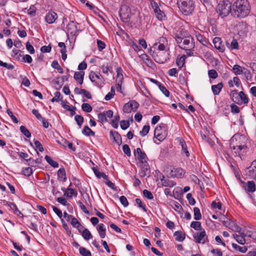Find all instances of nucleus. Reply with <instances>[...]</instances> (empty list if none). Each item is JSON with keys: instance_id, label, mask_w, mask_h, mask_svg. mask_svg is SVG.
Segmentation results:
<instances>
[{"instance_id": "nucleus-1", "label": "nucleus", "mask_w": 256, "mask_h": 256, "mask_svg": "<svg viewBox=\"0 0 256 256\" xmlns=\"http://www.w3.org/2000/svg\"><path fill=\"white\" fill-rule=\"evenodd\" d=\"M250 12V6L248 0H237L232 6V15L234 17L245 18Z\"/></svg>"}, {"instance_id": "nucleus-2", "label": "nucleus", "mask_w": 256, "mask_h": 256, "mask_svg": "<svg viewBox=\"0 0 256 256\" xmlns=\"http://www.w3.org/2000/svg\"><path fill=\"white\" fill-rule=\"evenodd\" d=\"M247 138L244 135L234 134L231 139L230 148L236 154L240 155L246 152Z\"/></svg>"}, {"instance_id": "nucleus-3", "label": "nucleus", "mask_w": 256, "mask_h": 256, "mask_svg": "<svg viewBox=\"0 0 256 256\" xmlns=\"http://www.w3.org/2000/svg\"><path fill=\"white\" fill-rule=\"evenodd\" d=\"M175 39L178 46L182 49L188 50L187 54L190 55V50L194 46V38L190 36L183 37L176 34Z\"/></svg>"}, {"instance_id": "nucleus-4", "label": "nucleus", "mask_w": 256, "mask_h": 256, "mask_svg": "<svg viewBox=\"0 0 256 256\" xmlns=\"http://www.w3.org/2000/svg\"><path fill=\"white\" fill-rule=\"evenodd\" d=\"M195 0H177L180 10L185 15L191 14L194 9Z\"/></svg>"}, {"instance_id": "nucleus-5", "label": "nucleus", "mask_w": 256, "mask_h": 256, "mask_svg": "<svg viewBox=\"0 0 256 256\" xmlns=\"http://www.w3.org/2000/svg\"><path fill=\"white\" fill-rule=\"evenodd\" d=\"M232 6L231 3L229 1H224L218 4L217 12L222 18H224L228 16L230 12L232 14Z\"/></svg>"}, {"instance_id": "nucleus-6", "label": "nucleus", "mask_w": 256, "mask_h": 256, "mask_svg": "<svg viewBox=\"0 0 256 256\" xmlns=\"http://www.w3.org/2000/svg\"><path fill=\"white\" fill-rule=\"evenodd\" d=\"M89 78L91 82L99 88L102 87L104 84V78L99 72H91Z\"/></svg>"}, {"instance_id": "nucleus-7", "label": "nucleus", "mask_w": 256, "mask_h": 256, "mask_svg": "<svg viewBox=\"0 0 256 256\" xmlns=\"http://www.w3.org/2000/svg\"><path fill=\"white\" fill-rule=\"evenodd\" d=\"M152 57L157 62L164 64L169 59V53L167 50L154 52Z\"/></svg>"}, {"instance_id": "nucleus-8", "label": "nucleus", "mask_w": 256, "mask_h": 256, "mask_svg": "<svg viewBox=\"0 0 256 256\" xmlns=\"http://www.w3.org/2000/svg\"><path fill=\"white\" fill-rule=\"evenodd\" d=\"M167 135V128L164 124H161L154 130V137L162 142L165 139Z\"/></svg>"}, {"instance_id": "nucleus-9", "label": "nucleus", "mask_w": 256, "mask_h": 256, "mask_svg": "<svg viewBox=\"0 0 256 256\" xmlns=\"http://www.w3.org/2000/svg\"><path fill=\"white\" fill-rule=\"evenodd\" d=\"M120 16L122 20L125 23L128 24L131 22L132 16L128 7L126 6H122L120 10Z\"/></svg>"}, {"instance_id": "nucleus-10", "label": "nucleus", "mask_w": 256, "mask_h": 256, "mask_svg": "<svg viewBox=\"0 0 256 256\" xmlns=\"http://www.w3.org/2000/svg\"><path fill=\"white\" fill-rule=\"evenodd\" d=\"M134 156L137 166L141 168L142 172L144 168V153L138 148L134 150Z\"/></svg>"}, {"instance_id": "nucleus-11", "label": "nucleus", "mask_w": 256, "mask_h": 256, "mask_svg": "<svg viewBox=\"0 0 256 256\" xmlns=\"http://www.w3.org/2000/svg\"><path fill=\"white\" fill-rule=\"evenodd\" d=\"M195 242L198 244H204L208 242L206 231L203 229L200 232H196L193 235Z\"/></svg>"}, {"instance_id": "nucleus-12", "label": "nucleus", "mask_w": 256, "mask_h": 256, "mask_svg": "<svg viewBox=\"0 0 256 256\" xmlns=\"http://www.w3.org/2000/svg\"><path fill=\"white\" fill-rule=\"evenodd\" d=\"M139 106V104L134 100H130L123 106V111L125 113H130L132 111L135 112Z\"/></svg>"}, {"instance_id": "nucleus-13", "label": "nucleus", "mask_w": 256, "mask_h": 256, "mask_svg": "<svg viewBox=\"0 0 256 256\" xmlns=\"http://www.w3.org/2000/svg\"><path fill=\"white\" fill-rule=\"evenodd\" d=\"M66 34L68 37L70 35L72 36L77 35V32L78 31L76 24L74 21H70L67 25L66 28Z\"/></svg>"}, {"instance_id": "nucleus-14", "label": "nucleus", "mask_w": 256, "mask_h": 256, "mask_svg": "<svg viewBox=\"0 0 256 256\" xmlns=\"http://www.w3.org/2000/svg\"><path fill=\"white\" fill-rule=\"evenodd\" d=\"M140 46L136 44H134L132 45V48L138 52L140 58L143 60L144 58V54L142 52V48H144V39H140L139 40Z\"/></svg>"}, {"instance_id": "nucleus-15", "label": "nucleus", "mask_w": 256, "mask_h": 256, "mask_svg": "<svg viewBox=\"0 0 256 256\" xmlns=\"http://www.w3.org/2000/svg\"><path fill=\"white\" fill-rule=\"evenodd\" d=\"M58 16L56 12L53 11L48 12L45 16L46 22L49 24H52L55 22L58 19Z\"/></svg>"}, {"instance_id": "nucleus-16", "label": "nucleus", "mask_w": 256, "mask_h": 256, "mask_svg": "<svg viewBox=\"0 0 256 256\" xmlns=\"http://www.w3.org/2000/svg\"><path fill=\"white\" fill-rule=\"evenodd\" d=\"M159 178L161 181L162 184L164 186L172 188L175 185H176V182L170 180L168 178H165L164 176L162 174H160V176H159Z\"/></svg>"}, {"instance_id": "nucleus-17", "label": "nucleus", "mask_w": 256, "mask_h": 256, "mask_svg": "<svg viewBox=\"0 0 256 256\" xmlns=\"http://www.w3.org/2000/svg\"><path fill=\"white\" fill-rule=\"evenodd\" d=\"M84 71L76 72L74 74V78L78 84L82 85L84 82Z\"/></svg>"}, {"instance_id": "nucleus-18", "label": "nucleus", "mask_w": 256, "mask_h": 256, "mask_svg": "<svg viewBox=\"0 0 256 256\" xmlns=\"http://www.w3.org/2000/svg\"><path fill=\"white\" fill-rule=\"evenodd\" d=\"M100 68L102 73L106 74L107 76L109 75V72H112V66L108 62L104 63L100 66Z\"/></svg>"}, {"instance_id": "nucleus-19", "label": "nucleus", "mask_w": 256, "mask_h": 256, "mask_svg": "<svg viewBox=\"0 0 256 256\" xmlns=\"http://www.w3.org/2000/svg\"><path fill=\"white\" fill-rule=\"evenodd\" d=\"M110 136L118 145L122 144V140L120 135L116 131H111Z\"/></svg>"}, {"instance_id": "nucleus-20", "label": "nucleus", "mask_w": 256, "mask_h": 256, "mask_svg": "<svg viewBox=\"0 0 256 256\" xmlns=\"http://www.w3.org/2000/svg\"><path fill=\"white\" fill-rule=\"evenodd\" d=\"M179 144L182 147L181 154L184 155L185 154L186 157L190 156V153L188 150V146L184 140L180 138L179 140Z\"/></svg>"}, {"instance_id": "nucleus-21", "label": "nucleus", "mask_w": 256, "mask_h": 256, "mask_svg": "<svg viewBox=\"0 0 256 256\" xmlns=\"http://www.w3.org/2000/svg\"><path fill=\"white\" fill-rule=\"evenodd\" d=\"M171 175L172 176L181 178L184 174V170L182 168H174L171 170Z\"/></svg>"}, {"instance_id": "nucleus-22", "label": "nucleus", "mask_w": 256, "mask_h": 256, "mask_svg": "<svg viewBox=\"0 0 256 256\" xmlns=\"http://www.w3.org/2000/svg\"><path fill=\"white\" fill-rule=\"evenodd\" d=\"M213 43L214 47L220 52H222L224 50V46L221 44V40L220 38L216 37L213 40Z\"/></svg>"}, {"instance_id": "nucleus-23", "label": "nucleus", "mask_w": 256, "mask_h": 256, "mask_svg": "<svg viewBox=\"0 0 256 256\" xmlns=\"http://www.w3.org/2000/svg\"><path fill=\"white\" fill-rule=\"evenodd\" d=\"M96 230L98 232L100 236L102 238H104L106 235V228L104 225L103 224H98L96 226Z\"/></svg>"}, {"instance_id": "nucleus-24", "label": "nucleus", "mask_w": 256, "mask_h": 256, "mask_svg": "<svg viewBox=\"0 0 256 256\" xmlns=\"http://www.w3.org/2000/svg\"><path fill=\"white\" fill-rule=\"evenodd\" d=\"M244 187L247 192H252L256 190L255 184L253 181H248L246 186L244 185Z\"/></svg>"}, {"instance_id": "nucleus-25", "label": "nucleus", "mask_w": 256, "mask_h": 256, "mask_svg": "<svg viewBox=\"0 0 256 256\" xmlns=\"http://www.w3.org/2000/svg\"><path fill=\"white\" fill-rule=\"evenodd\" d=\"M223 84L222 82H220L217 84L212 85V90L214 95H218L221 92Z\"/></svg>"}, {"instance_id": "nucleus-26", "label": "nucleus", "mask_w": 256, "mask_h": 256, "mask_svg": "<svg viewBox=\"0 0 256 256\" xmlns=\"http://www.w3.org/2000/svg\"><path fill=\"white\" fill-rule=\"evenodd\" d=\"M72 186V184L70 182L69 186L66 188V190H68L67 194H65V196L67 198H72V196L76 197L78 195L77 191L70 188Z\"/></svg>"}, {"instance_id": "nucleus-27", "label": "nucleus", "mask_w": 256, "mask_h": 256, "mask_svg": "<svg viewBox=\"0 0 256 256\" xmlns=\"http://www.w3.org/2000/svg\"><path fill=\"white\" fill-rule=\"evenodd\" d=\"M58 178L59 180L65 182L66 178V171L64 168H60L58 171Z\"/></svg>"}, {"instance_id": "nucleus-28", "label": "nucleus", "mask_w": 256, "mask_h": 256, "mask_svg": "<svg viewBox=\"0 0 256 256\" xmlns=\"http://www.w3.org/2000/svg\"><path fill=\"white\" fill-rule=\"evenodd\" d=\"M231 98L232 101L238 104H240V100H239V93L236 90H233L231 92L230 94Z\"/></svg>"}, {"instance_id": "nucleus-29", "label": "nucleus", "mask_w": 256, "mask_h": 256, "mask_svg": "<svg viewBox=\"0 0 256 256\" xmlns=\"http://www.w3.org/2000/svg\"><path fill=\"white\" fill-rule=\"evenodd\" d=\"M186 56L182 55V56H178L176 60V64L180 68H182L185 64Z\"/></svg>"}, {"instance_id": "nucleus-30", "label": "nucleus", "mask_w": 256, "mask_h": 256, "mask_svg": "<svg viewBox=\"0 0 256 256\" xmlns=\"http://www.w3.org/2000/svg\"><path fill=\"white\" fill-rule=\"evenodd\" d=\"M252 169L250 170V176L256 180V160H254L252 164Z\"/></svg>"}, {"instance_id": "nucleus-31", "label": "nucleus", "mask_w": 256, "mask_h": 256, "mask_svg": "<svg viewBox=\"0 0 256 256\" xmlns=\"http://www.w3.org/2000/svg\"><path fill=\"white\" fill-rule=\"evenodd\" d=\"M70 224L73 227L78 228L79 232H81V228H82V226L76 218L74 217L72 218V220L70 221Z\"/></svg>"}, {"instance_id": "nucleus-32", "label": "nucleus", "mask_w": 256, "mask_h": 256, "mask_svg": "<svg viewBox=\"0 0 256 256\" xmlns=\"http://www.w3.org/2000/svg\"><path fill=\"white\" fill-rule=\"evenodd\" d=\"M80 232L82 233V236L86 240H88L92 238L91 232L87 228H84L82 232Z\"/></svg>"}, {"instance_id": "nucleus-33", "label": "nucleus", "mask_w": 256, "mask_h": 256, "mask_svg": "<svg viewBox=\"0 0 256 256\" xmlns=\"http://www.w3.org/2000/svg\"><path fill=\"white\" fill-rule=\"evenodd\" d=\"M174 236H176V240L178 242H182L186 238L185 234L180 231L176 232Z\"/></svg>"}, {"instance_id": "nucleus-34", "label": "nucleus", "mask_w": 256, "mask_h": 256, "mask_svg": "<svg viewBox=\"0 0 256 256\" xmlns=\"http://www.w3.org/2000/svg\"><path fill=\"white\" fill-rule=\"evenodd\" d=\"M122 70L120 67H118L116 68V82H122L123 80V75L122 74Z\"/></svg>"}, {"instance_id": "nucleus-35", "label": "nucleus", "mask_w": 256, "mask_h": 256, "mask_svg": "<svg viewBox=\"0 0 256 256\" xmlns=\"http://www.w3.org/2000/svg\"><path fill=\"white\" fill-rule=\"evenodd\" d=\"M82 133L86 136H94V132L87 126H84Z\"/></svg>"}, {"instance_id": "nucleus-36", "label": "nucleus", "mask_w": 256, "mask_h": 256, "mask_svg": "<svg viewBox=\"0 0 256 256\" xmlns=\"http://www.w3.org/2000/svg\"><path fill=\"white\" fill-rule=\"evenodd\" d=\"M45 160L46 161V162L52 167L54 168H56L58 167V164L56 162L52 160L51 158L48 156H45Z\"/></svg>"}, {"instance_id": "nucleus-37", "label": "nucleus", "mask_w": 256, "mask_h": 256, "mask_svg": "<svg viewBox=\"0 0 256 256\" xmlns=\"http://www.w3.org/2000/svg\"><path fill=\"white\" fill-rule=\"evenodd\" d=\"M234 237L239 244H245L246 240L244 238V236L243 234H242V233H240V235L236 234H234Z\"/></svg>"}, {"instance_id": "nucleus-38", "label": "nucleus", "mask_w": 256, "mask_h": 256, "mask_svg": "<svg viewBox=\"0 0 256 256\" xmlns=\"http://www.w3.org/2000/svg\"><path fill=\"white\" fill-rule=\"evenodd\" d=\"M232 247L235 250H238L242 253L246 252L248 250L246 246L242 247L236 244H232Z\"/></svg>"}, {"instance_id": "nucleus-39", "label": "nucleus", "mask_w": 256, "mask_h": 256, "mask_svg": "<svg viewBox=\"0 0 256 256\" xmlns=\"http://www.w3.org/2000/svg\"><path fill=\"white\" fill-rule=\"evenodd\" d=\"M239 100H240V104L243 102L244 104H248V99L243 92H239Z\"/></svg>"}, {"instance_id": "nucleus-40", "label": "nucleus", "mask_w": 256, "mask_h": 256, "mask_svg": "<svg viewBox=\"0 0 256 256\" xmlns=\"http://www.w3.org/2000/svg\"><path fill=\"white\" fill-rule=\"evenodd\" d=\"M226 46L230 49L231 50L238 49V42L234 39L232 40L230 44L229 43H227Z\"/></svg>"}, {"instance_id": "nucleus-41", "label": "nucleus", "mask_w": 256, "mask_h": 256, "mask_svg": "<svg viewBox=\"0 0 256 256\" xmlns=\"http://www.w3.org/2000/svg\"><path fill=\"white\" fill-rule=\"evenodd\" d=\"M20 132L24 135L26 138H30L31 136V134L30 131L26 128L25 126H22L20 128Z\"/></svg>"}, {"instance_id": "nucleus-42", "label": "nucleus", "mask_w": 256, "mask_h": 256, "mask_svg": "<svg viewBox=\"0 0 256 256\" xmlns=\"http://www.w3.org/2000/svg\"><path fill=\"white\" fill-rule=\"evenodd\" d=\"M79 252L82 256H92L90 252L84 247H80Z\"/></svg>"}, {"instance_id": "nucleus-43", "label": "nucleus", "mask_w": 256, "mask_h": 256, "mask_svg": "<svg viewBox=\"0 0 256 256\" xmlns=\"http://www.w3.org/2000/svg\"><path fill=\"white\" fill-rule=\"evenodd\" d=\"M194 218L196 220H200L202 218V214L200 209L195 207L194 208Z\"/></svg>"}, {"instance_id": "nucleus-44", "label": "nucleus", "mask_w": 256, "mask_h": 256, "mask_svg": "<svg viewBox=\"0 0 256 256\" xmlns=\"http://www.w3.org/2000/svg\"><path fill=\"white\" fill-rule=\"evenodd\" d=\"M190 226L196 230H202L201 224L200 222H192L190 224Z\"/></svg>"}, {"instance_id": "nucleus-45", "label": "nucleus", "mask_w": 256, "mask_h": 256, "mask_svg": "<svg viewBox=\"0 0 256 256\" xmlns=\"http://www.w3.org/2000/svg\"><path fill=\"white\" fill-rule=\"evenodd\" d=\"M115 94V90L113 87L111 88L110 91L106 96L104 100H111Z\"/></svg>"}, {"instance_id": "nucleus-46", "label": "nucleus", "mask_w": 256, "mask_h": 256, "mask_svg": "<svg viewBox=\"0 0 256 256\" xmlns=\"http://www.w3.org/2000/svg\"><path fill=\"white\" fill-rule=\"evenodd\" d=\"M196 39L203 45L205 46L206 44V38L200 33H196Z\"/></svg>"}, {"instance_id": "nucleus-47", "label": "nucleus", "mask_w": 256, "mask_h": 256, "mask_svg": "<svg viewBox=\"0 0 256 256\" xmlns=\"http://www.w3.org/2000/svg\"><path fill=\"white\" fill-rule=\"evenodd\" d=\"M32 168L28 167L23 169L22 170V174L25 176H29L32 174Z\"/></svg>"}, {"instance_id": "nucleus-48", "label": "nucleus", "mask_w": 256, "mask_h": 256, "mask_svg": "<svg viewBox=\"0 0 256 256\" xmlns=\"http://www.w3.org/2000/svg\"><path fill=\"white\" fill-rule=\"evenodd\" d=\"M82 110L86 112H90L92 110V108L89 104L84 103L82 106Z\"/></svg>"}, {"instance_id": "nucleus-49", "label": "nucleus", "mask_w": 256, "mask_h": 256, "mask_svg": "<svg viewBox=\"0 0 256 256\" xmlns=\"http://www.w3.org/2000/svg\"><path fill=\"white\" fill-rule=\"evenodd\" d=\"M74 120L76 121L77 124L80 126L84 122V118L80 115L77 114L74 116Z\"/></svg>"}, {"instance_id": "nucleus-50", "label": "nucleus", "mask_w": 256, "mask_h": 256, "mask_svg": "<svg viewBox=\"0 0 256 256\" xmlns=\"http://www.w3.org/2000/svg\"><path fill=\"white\" fill-rule=\"evenodd\" d=\"M96 43L99 51H102L104 48H105L106 44L104 42L100 40H97Z\"/></svg>"}, {"instance_id": "nucleus-51", "label": "nucleus", "mask_w": 256, "mask_h": 256, "mask_svg": "<svg viewBox=\"0 0 256 256\" xmlns=\"http://www.w3.org/2000/svg\"><path fill=\"white\" fill-rule=\"evenodd\" d=\"M208 74L210 78L216 79L218 76V74L216 70H210L208 72Z\"/></svg>"}, {"instance_id": "nucleus-52", "label": "nucleus", "mask_w": 256, "mask_h": 256, "mask_svg": "<svg viewBox=\"0 0 256 256\" xmlns=\"http://www.w3.org/2000/svg\"><path fill=\"white\" fill-rule=\"evenodd\" d=\"M0 66H3L8 70H13L14 68L12 64L4 62L1 60H0Z\"/></svg>"}, {"instance_id": "nucleus-53", "label": "nucleus", "mask_w": 256, "mask_h": 256, "mask_svg": "<svg viewBox=\"0 0 256 256\" xmlns=\"http://www.w3.org/2000/svg\"><path fill=\"white\" fill-rule=\"evenodd\" d=\"M98 121L100 122H105L108 121L107 118H106L105 114L103 112H100L98 114Z\"/></svg>"}, {"instance_id": "nucleus-54", "label": "nucleus", "mask_w": 256, "mask_h": 256, "mask_svg": "<svg viewBox=\"0 0 256 256\" xmlns=\"http://www.w3.org/2000/svg\"><path fill=\"white\" fill-rule=\"evenodd\" d=\"M228 226L234 231L238 232L240 230V228L232 222H228Z\"/></svg>"}, {"instance_id": "nucleus-55", "label": "nucleus", "mask_w": 256, "mask_h": 256, "mask_svg": "<svg viewBox=\"0 0 256 256\" xmlns=\"http://www.w3.org/2000/svg\"><path fill=\"white\" fill-rule=\"evenodd\" d=\"M54 97L51 100V101L52 102H58L62 98L61 97V94L59 92H56L54 93Z\"/></svg>"}, {"instance_id": "nucleus-56", "label": "nucleus", "mask_w": 256, "mask_h": 256, "mask_svg": "<svg viewBox=\"0 0 256 256\" xmlns=\"http://www.w3.org/2000/svg\"><path fill=\"white\" fill-rule=\"evenodd\" d=\"M26 47L27 50L30 54H34L35 52L34 49L33 47V46L30 44V43L29 42H28L26 43Z\"/></svg>"}, {"instance_id": "nucleus-57", "label": "nucleus", "mask_w": 256, "mask_h": 256, "mask_svg": "<svg viewBox=\"0 0 256 256\" xmlns=\"http://www.w3.org/2000/svg\"><path fill=\"white\" fill-rule=\"evenodd\" d=\"M233 70L235 74L236 75L240 74L242 72L241 67L238 64L234 66Z\"/></svg>"}, {"instance_id": "nucleus-58", "label": "nucleus", "mask_w": 256, "mask_h": 256, "mask_svg": "<svg viewBox=\"0 0 256 256\" xmlns=\"http://www.w3.org/2000/svg\"><path fill=\"white\" fill-rule=\"evenodd\" d=\"M159 88L160 90L162 91V92L166 96L168 97L170 96V92L166 88V87L164 86H162V84L158 85Z\"/></svg>"}, {"instance_id": "nucleus-59", "label": "nucleus", "mask_w": 256, "mask_h": 256, "mask_svg": "<svg viewBox=\"0 0 256 256\" xmlns=\"http://www.w3.org/2000/svg\"><path fill=\"white\" fill-rule=\"evenodd\" d=\"M56 201L64 206H67L69 204L66 200L63 197L58 198L56 199Z\"/></svg>"}, {"instance_id": "nucleus-60", "label": "nucleus", "mask_w": 256, "mask_h": 256, "mask_svg": "<svg viewBox=\"0 0 256 256\" xmlns=\"http://www.w3.org/2000/svg\"><path fill=\"white\" fill-rule=\"evenodd\" d=\"M122 150L128 156H130L131 155V152L130 150L128 144H124L122 146Z\"/></svg>"}, {"instance_id": "nucleus-61", "label": "nucleus", "mask_w": 256, "mask_h": 256, "mask_svg": "<svg viewBox=\"0 0 256 256\" xmlns=\"http://www.w3.org/2000/svg\"><path fill=\"white\" fill-rule=\"evenodd\" d=\"M129 126L130 123L128 120H122L120 122V126L122 130H126Z\"/></svg>"}, {"instance_id": "nucleus-62", "label": "nucleus", "mask_w": 256, "mask_h": 256, "mask_svg": "<svg viewBox=\"0 0 256 256\" xmlns=\"http://www.w3.org/2000/svg\"><path fill=\"white\" fill-rule=\"evenodd\" d=\"M186 198L190 205L194 206L195 204L196 201L192 197V195L190 193H188L186 194Z\"/></svg>"}, {"instance_id": "nucleus-63", "label": "nucleus", "mask_w": 256, "mask_h": 256, "mask_svg": "<svg viewBox=\"0 0 256 256\" xmlns=\"http://www.w3.org/2000/svg\"><path fill=\"white\" fill-rule=\"evenodd\" d=\"M120 203L124 206L126 207L128 205V201L126 196H122L120 198Z\"/></svg>"}, {"instance_id": "nucleus-64", "label": "nucleus", "mask_w": 256, "mask_h": 256, "mask_svg": "<svg viewBox=\"0 0 256 256\" xmlns=\"http://www.w3.org/2000/svg\"><path fill=\"white\" fill-rule=\"evenodd\" d=\"M211 252L214 256H222V252L219 249H213L211 250Z\"/></svg>"}]
</instances>
